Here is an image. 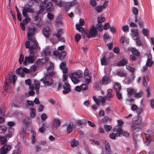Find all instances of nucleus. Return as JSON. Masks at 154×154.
<instances>
[{
    "label": "nucleus",
    "instance_id": "nucleus-29",
    "mask_svg": "<svg viewBox=\"0 0 154 154\" xmlns=\"http://www.w3.org/2000/svg\"><path fill=\"white\" fill-rule=\"evenodd\" d=\"M46 8L48 11H51L53 9V5L51 2H49L46 5Z\"/></svg>",
    "mask_w": 154,
    "mask_h": 154
},
{
    "label": "nucleus",
    "instance_id": "nucleus-54",
    "mask_svg": "<svg viewBox=\"0 0 154 154\" xmlns=\"http://www.w3.org/2000/svg\"><path fill=\"white\" fill-rule=\"evenodd\" d=\"M45 6L40 4V9L38 11V13L40 14L42 13L44 10L45 8Z\"/></svg>",
    "mask_w": 154,
    "mask_h": 154
},
{
    "label": "nucleus",
    "instance_id": "nucleus-21",
    "mask_svg": "<svg viewBox=\"0 0 154 154\" xmlns=\"http://www.w3.org/2000/svg\"><path fill=\"white\" fill-rule=\"evenodd\" d=\"M75 126L74 125L73 122H70L67 127V133H70L72 131L73 129L75 128Z\"/></svg>",
    "mask_w": 154,
    "mask_h": 154
},
{
    "label": "nucleus",
    "instance_id": "nucleus-30",
    "mask_svg": "<svg viewBox=\"0 0 154 154\" xmlns=\"http://www.w3.org/2000/svg\"><path fill=\"white\" fill-rule=\"evenodd\" d=\"M85 82L86 85H88L91 82V78L89 75H85L84 77Z\"/></svg>",
    "mask_w": 154,
    "mask_h": 154
},
{
    "label": "nucleus",
    "instance_id": "nucleus-32",
    "mask_svg": "<svg viewBox=\"0 0 154 154\" xmlns=\"http://www.w3.org/2000/svg\"><path fill=\"white\" fill-rule=\"evenodd\" d=\"M106 100V97L100 96L98 98V101L101 103L103 105L105 103Z\"/></svg>",
    "mask_w": 154,
    "mask_h": 154
},
{
    "label": "nucleus",
    "instance_id": "nucleus-57",
    "mask_svg": "<svg viewBox=\"0 0 154 154\" xmlns=\"http://www.w3.org/2000/svg\"><path fill=\"white\" fill-rule=\"evenodd\" d=\"M20 136L24 140H25L26 138L25 132L24 130L23 129V131L20 133Z\"/></svg>",
    "mask_w": 154,
    "mask_h": 154
},
{
    "label": "nucleus",
    "instance_id": "nucleus-24",
    "mask_svg": "<svg viewBox=\"0 0 154 154\" xmlns=\"http://www.w3.org/2000/svg\"><path fill=\"white\" fill-rule=\"evenodd\" d=\"M31 120L29 117H26L23 119V123L24 124L26 127L29 126L30 125Z\"/></svg>",
    "mask_w": 154,
    "mask_h": 154
},
{
    "label": "nucleus",
    "instance_id": "nucleus-45",
    "mask_svg": "<svg viewBox=\"0 0 154 154\" xmlns=\"http://www.w3.org/2000/svg\"><path fill=\"white\" fill-rule=\"evenodd\" d=\"M114 88L116 92L119 91L121 90V85L118 84H115L114 86Z\"/></svg>",
    "mask_w": 154,
    "mask_h": 154
},
{
    "label": "nucleus",
    "instance_id": "nucleus-9",
    "mask_svg": "<svg viewBox=\"0 0 154 154\" xmlns=\"http://www.w3.org/2000/svg\"><path fill=\"white\" fill-rule=\"evenodd\" d=\"M8 134H5L4 136L0 135L1 143L2 144H4L7 142V138L9 139L12 136V133L14 131V130L12 128H8Z\"/></svg>",
    "mask_w": 154,
    "mask_h": 154
},
{
    "label": "nucleus",
    "instance_id": "nucleus-18",
    "mask_svg": "<svg viewBox=\"0 0 154 154\" xmlns=\"http://www.w3.org/2000/svg\"><path fill=\"white\" fill-rule=\"evenodd\" d=\"M63 30L62 29H59L57 31V33L55 35L56 37L57 38L59 41L62 42L64 41L63 38L61 36L63 33Z\"/></svg>",
    "mask_w": 154,
    "mask_h": 154
},
{
    "label": "nucleus",
    "instance_id": "nucleus-37",
    "mask_svg": "<svg viewBox=\"0 0 154 154\" xmlns=\"http://www.w3.org/2000/svg\"><path fill=\"white\" fill-rule=\"evenodd\" d=\"M116 74L121 77H125L127 75L125 73L122 71H117L116 72Z\"/></svg>",
    "mask_w": 154,
    "mask_h": 154
},
{
    "label": "nucleus",
    "instance_id": "nucleus-56",
    "mask_svg": "<svg viewBox=\"0 0 154 154\" xmlns=\"http://www.w3.org/2000/svg\"><path fill=\"white\" fill-rule=\"evenodd\" d=\"M138 23L140 26L141 28H143L144 24V23L143 21L140 19H139L138 20H137V21Z\"/></svg>",
    "mask_w": 154,
    "mask_h": 154
},
{
    "label": "nucleus",
    "instance_id": "nucleus-15",
    "mask_svg": "<svg viewBox=\"0 0 154 154\" xmlns=\"http://www.w3.org/2000/svg\"><path fill=\"white\" fill-rule=\"evenodd\" d=\"M85 23V20L83 19H80L79 21V24H77L75 25L76 29L80 32H83L84 29L82 27Z\"/></svg>",
    "mask_w": 154,
    "mask_h": 154
},
{
    "label": "nucleus",
    "instance_id": "nucleus-12",
    "mask_svg": "<svg viewBox=\"0 0 154 154\" xmlns=\"http://www.w3.org/2000/svg\"><path fill=\"white\" fill-rule=\"evenodd\" d=\"M53 53L54 55L58 56L59 59L61 61L63 60L66 55V52L64 51L59 52L57 50H55L54 51Z\"/></svg>",
    "mask_w": 154,
    "mask_h": 154
},
{
    "label": "nucleus",
    "instance_id": "nucleus-5",
    "mask_svg": "<svg viewBox=\"0 0 154 154\" xmlns=\"http://www.w3.org/2000/svg\"><path fill=\"white\" fill-rule=\"evenodd\" d=\"M36 30V29L35 27L29 28V32L27 34L28 41L32 42L31 45H38V43L37 42L34 35Z\"/></svg>",
    "mask_w": 154,
    "mask_h": 154
},
{
    "label": "nucleus",
    "instance_id": "nucleus-50",
    "mask_svg": "<svg viewBox=\"0 0 154 154\" xmlns=\"http://www.w3.org/2000/svg\"><path fill=\"white\" fill-rule=\"evenodd\" d=\"M6 110L5 108L1 109L0 107V117L4 116H5V112Z\"/></svg>",
    "mask_w": 154,
    "mask_h": 154
},
{
    "label": "nucleus",
    "instance_id": "nucleus-55",
    "mask_svg": "<svg viewBox=\"0 0 154 154\" xmlns=\"http://www.w3.org/2000/svg\"><path fill=\"white\" fill-rule=\"evenodd\" d=\"M86 85H86L85 84H83L80 85L81 90H82L83 91H85L87 90L88 88V86Z\"/></svg>",
    "mask_w": 154,
    "mask_h": 154
},
{
    "label": "nucleus",
    "instance_id": "nucleus-48",
    "mask_svg": "<svg viewBox=\"0 0 154 154\" xmlns=\"http://www.w3.org/2000/svg\"><path fill=\"white\" fill-rule=\"evenodd\" d=\"M31 90L29 91L27 93H25V96L26 97H28L29 95H32L34 94V92L32 90Z\"/></svg>",
    "mask_w": 154,
    "mask_h": 154
},
{
    "label": "nucleus",
    "instance_id": "nucleus-11",
    "mask_svg": "<svg viewBox=\"0 0 154 154\" xmlns=\"http://www.w3.org/2000/svg\"><path fill=\"white\" fill-rule=\"evenodd\" d=\"M114 131L116 132L115 134L112 133L110 134L109 137L112 139H114L116 137L119 136L121 134L122 129L119 126H116L114 129Z\"/></svg>",
    "mask_w": 154,
    "mask_h": 154
},
{
    "label": "nucleus",
    "instance_id": "nucleus-28",
    "mask_svg": "<svg viewBox=\"0 0 154 154\" xmlns=\"http://www.w3.org/2000/svg\"><path fill=\"white\" fill-rule=\"evenodd\" d=\"M60 67L61 69L63 70V72H67V69L66 67V64L64 62L61 63Z\"/></svg>",
    "mask_w": 154,
    "mask_h": 154
},
{
    "label": "nucleus",
    "instance_id": "nucleus-1",
    "mask_svg": "<svg viewBox=\"0 0 154 154\" xmlns=\"http://www.w3.org/2000/svg\"><path fill=\"white\" fill-rule=\"evenodd\" d=\"M30 43L29 41H26L25 43V46L26 48H29V55L26 56L23 63L25 66H26L29 64H32L35 60L36 57L34 53L40 49L38 45H30Z\"/></svg>",
    "mask_w": 154,
    "mask_h": 154
},
{
    "label": "nucleus",
    "instance_id": "nucleus-47",
    "mask_svg": "<svg viewBox=\"0 0 154 154\" xmlns=\"http://www.w3.org/2000/svg\"><path fill=\"white\" fill-rule=\"evenodd\" d=\"M7 130L6 128L4 125L0 126V130L2 131L0 132L2 134H5V132Z\"/></svg>",
    "mask_w": 154,
    "mask_h": 154
},
{
    "label": "nucleus",
    "instance_id": "nucleus-2",
    "mask_svg": "<svg viewBox=\"0 0 154 154\" xmlns=\"http://www.w3.org/2000/svg\"><path fill=\"white\" fill-rule=\"evenodd\" d=\"M51 2L55 6L60 8H63L66 11H68L70 8L78 4L76 0L69 2H65L61 0H51Z\"/></svg>",
    "mask_w": 154,
    "mask_h": 154
},
{
    "label": "nucleus",
    "instance_id": "nucleus-51",
    "mask_svg": "<svg viewBox=\"0 0 154 154\" xmlns=\"http://www.w3.org/2000/svg\"><path fill=\"white\" fill-rule=\"evenodd\" d=\"M153 63V62L152 60H147L146 63V65L149 67H151Z\"/></svg>",
    "mask_w": 154,
    "mask_h": 154
},
{
    "label": "nucleus",
    "instance_id": "nucleus-62",
    "mask_svg": "<svg viewBox=\"0 0 154 154\" xmlns=\"http://www.w3.org/2000/svg\"><path fill=\"white\" fill-rule=\"evenodd\" d=\"M126 68L128 70L131 71L132 72H134L135 70V68H132L131 66H126Z\"/></svg>",
    "mask_w": 154,
    "mask_h": 154
},
{
    "label": "nucleus",
    "instance_id": "nucleus-60",
    "mask_svg": "<svg viewBox=\"0 0 154 154\" xmlns=\"http://www.w3.org/2000/svg\"><path fill=\"white\" fill-rule=\"evenodd\" d=\"M24 56L22 54H21L20 55L19 61L20 64H21L22 62L24 60Z\"/></svg>",
    "mask_w": 154,
    "mask_h": 154
},
{
    "label": "nucleus",
    "instance_id": "nucleus-33",
    "mask_svg": "<svg viewBox=\"0 0 154 154\" xmlns=\"http://www.w3.org/2000/svg\"><path fill=\"white\" fill-rule=\"evenodd\" d=\"M47 126L48 125L46 123H43L42 127L39 128V131L42 133H43L44 131L46 128Z\"/></svg>",
    "mask_w": 154,
    "mask_h": 154
},
{
    "label": "nucleus",
    "instance_id": "nucleus-36",
    "mask_svg": "<svg viewBox=\"0 0 154 154\" xmlns=\"http://www.w3.org/2000/svg\"><path fill=\"white\" fill-rule=\"evenodd\" d=\"M25 17V19H23V23L25 25H27L28 22L30 21V19L28 17V16L27 15L26 16H23Z\"/></svg>",
    "mask_w": 154,
    "mask_h": 154
},
{
    "label": "nucleus",
    "instance_id": "nucleus-43",
    "mask_svg": "<svg viewBox=\"0 0 154 154\" xmlns=\"http://www.w3.org/2000/svg\"><path fill=\"white\" fill-rule=\"evenodd\" d=\"M145 137L146 140V143L148 145L151 142V139L149 135L147 134H145Z\"/></svg>",
    "mask_w": 154,
    "mask_h": 154
},
{
    "label": "nucleus",
    "instance_id": "nucleus-13",
    "mask_svg": "<svg viewBox=\"0 0 154 154\" xmlns=\"http://www.w3.org/2000/svg\"><path fill=\"white\" fill-rule=\"evenodd\" d=\"M28 12L33 13L34 11L32 8H30V5H26L25 6L22 11V14L23 16H26L28 15Z\"/></svg>",
    "mask_w": 154,
    "mask_h": 154
},
{
    "label": "nucleus",
    "instance_id": "nucleus-46",
    "mask_svg": "<svg viewBox=\"0 0 154 154\" xmlns=\"http://www.w3.org/2000/svg\"><path fill=\"white\" fill-rule=\"evenodd\" d=\"M143 95V92L141 91L139 92L135 93L134 94V97L137 98H140L142 97Z\"/></svg>",
    "mask_w": 154,
    "mask_h": 154
},
{
    "label": "nucleus",
    "instance_id": "nucleus-7",
    "mask_svg": "<svg viewBox=\"0 0 154 154\" xmlns=\"http://www.w3.org/2000/svg\"><path fill=\"white\" fill-rule=\"evenodd\" d=\"M26 84L29 85V89L30 90H35L36 93L38 94L39 93V89L40 87L39 82L38 81H34V86L33 84H31V80L28 79L25 81Z\"/></svg>",
    "mask_w": 154,
    "mask_h": 154
},
{
    "label": "nucleus",
    "instance_id": "nucleus-49",
    "mask_svg": "<svg viewBox=\"0 0 154 154\" xmlns=\"http://www.w3.org/2000/svg\"><path fill=\"white\" fill-rule=\"evenodd\" d=\"M16 147L17 149L20 151H21L22 149V146L20 143L19 142H17V144L16 145Z\"/></svg>",
    "mask_w": 154,
    "mask_h": 154
},
{
    "label": "nucleus",
    "instance_id": "nucleus-52",
    "mask_svg": "<svg viewBox=\"0 0 154 154\" xmlns=\"http://www.w3.org/2000/svg\"><path fill=\"white\" fill-rule=\"evenodd\" d=\"M104 128L106 131L109 132L112 129V127L110 125H106L104 126Z\"/></svg>",
    "mask_w": 154,
    "mask_h": 154
},
{
    "label": "nucleus",
    "instance_id": "nucleus-38",
    "mask_svg": "<svg viewBox=\"0 0 154 154\" xmlns=\"http://www.w3.org/2000/svg\"><path fill=\"white\" fill-rule=\"evenodd\" d=\"M131 51L132 54L136 56H138L140 54V53L138 50L135 48H132Z\"/></svg>",
    "mask_w": 154,
    "mask_h": 154
},
{
    "label": "nucleus",
    "instance_id": "nucleus-22",
    "mask_svg": "<svg viewBox=\"0 0 154 154\" xmlns=\"http://www.w3.org/2000/svg\"><path fill=\"white\" fill-rule=\"evenodd\" d=\"M107 95L105 97L107 100H110L113 97L112 90L111 89H109L107 90Z\"/></svg>",
    "mask_w": 154,
    "mask_h": 154
},
{
    "label": "nucleus",
    "instance_id": "nucleus-23",
    "mask_svg": "<svg viewBox=\"0 0 154 154\" xmlns=\"http://www.w3.org/2000/svg\"><path fill=\"white\" fill-rule=\"evenodd\" d=\"M111 82V79L109 77L104 76L102 80V83L103 84L107 85L109 83Z\"/></svg>",
    "mask_w": 154,
    "mask_h": 154
},
{
    "label": "nucleus",
    "instance_id": "nucleus-31",
    "mask_svg": "<svg viewBox=\"0 0 154 154\" xmlns=\"http://www.w3.org/2000/svg\"><path fill=\"white\" fill-rule=\"evenodd\" d=\"M128 63V60L126 58H124L121 60L118 64L119 66H124Z\"/></svg>",
    "mask_w": 154,
    "mask_h": 154
},
{
    "label": "nucleus",
    "instance_id": "nucleus-14",
    "mask_svg": "<svg viewBox=\"0 0 154 154\" xmlns=\"http://www.w3.org/2000/svg\"><path fill=\"white\" fill-rule=\"evenodd\" d=\"M11 75L12 74H9L5 78L6 81L7 83H11V78H12V82L14 85L17 79V77L15 75H13L12 77Z\"/></svg>",
    "mask_w": 154,
    "mask_h": 154
},
{
    "label": "nucleus",
    "instance_id": "nucleus-8",
    "mask_svg": "<svg viewBox=\"0 0 154 154\" xmlns=\"http://www.w3.org/2000/svg\"><path fill=\"white\" fill-rule=\"evenodd\" d=\"M68 76L67 72H63V81L64 82V85H63V88L64 90L63 91V94H66L70 91V86L68 83H67V79Z\"/></svg>",
    "mask_w": 154,
    "mask_h": 154
},
{
    "label": "nucleus",
    "instance_id": "nucleus-16",
    "mask_svg": "<svg viewBox=\"0 0 154 154\" xmlns=\"http://www.w3.org/2000/svg\"><path fill=\"white\" fill-rule=\"evenodd\" d=\"M132 37L133 40H136L139 38L138 34L139 31L138 30L132 29H131Z\"/></svg>",
    "mask_w": 154,
    "mask_h": 154
},
{
    "label": "nucleus",
    "instance_id": "nucleus-27",
    "mask_svg": "<svg viewBox=\"0 0 154 154\" xmlns=\"http://www.w3.org/2000/svg\"><path fill=\"white\" fill-rule=\"evenodd\" d=\"M132 11L133 14L135 15V22H137V16L138 14V10L135 7H134L132 8Z\"/></svg>",
    "mask_w": 154,
    "mask_h": 154
},
{
    "label": "nucleus",
    "instance_id": "nucleus-35",
    "mask_svg": "<svg viewBox=\"0 0 154 154\" xmlns=\"http://www.w3.org/2000/svg\"><path fill=\"white\" fill-rule=\"evenodd\" d=\"M101 63L102 65H106L107 63L106 60V59L104 55H102V57L100 59Z\"/></svg>",
    "mask_w": 154,
    "mask_h": 154
},
{
    "label": "nucleus",
    "instance_id": "nucleus-40",
    "mask_svg": "<svg viewBox=\"0 0 154 154\" xmlns=\"http://www.w3.org/2000/svg\"><path fill=\"white\" fill-rule=\"evenodd\" d=\"M90 6L91 8L95 7L97 5V3L95 0H90L89 2Z\"/></svg>",
    "mask_w": 154,
    "mask_h": 154
},
{
    "label": "nucleus",
    "instance_id": "nucleus-10",
    "mask_svg": "<svg viewBox=\"0 0 154 154\" xmlns=\"http://www.w3.org/2000/svg\"><path fill=\"white\" fill-rule=\"evenodd\" d=\"M85 34L89 38H93L95 37L97 34V31L96 27L94 26H91L89 32H85Z\"/></svg>",
    "mask_w": 154,
    "mask_h": 154
},
{
    "label": "nucleus",
    "instance_id": "nucleus-59",
    "mask_svg": "<svg viewBox=\"0 0 154 154\" xmlns=\"http://www.w3.org/2000/svg\"><path fill=\"white\" fill-rule=\"evenodd\" d=\"M97 29L98 30L100 31H101L103 30V28H102V23H98V24L97 25Z\"/></svg>",
    "mask_w": 154,
    "mask_h": 154
},
{
    "label": "nucleus",
    "instance_id": "nucleus-58",
    "mask_svg": "<svg viewBox=\"0 0 154 154\" xmlns=\"http://www.w3.org/2000/svg\"><path fill=\"white\" fill-rule=\"evenodd\" d=\"M116 96L118 99L119 100H121L122 99V94L119 91L116 92Z\"/></svg>",
    "mask_w": 154,
    "mask_h": 154
},
{
    "label": "nucleus",
    "instance_id": "nucleus-20",
    "mask_svg": "<svg viewBox=\"0 0 154 154\" xmlns=\"http://www.w3.org/2000/svg\"><path fill=\"white\" fill-rule=\"evenodd\" d=\"M103 143L105 145V148L106 152L107 154H111V151L110 149V145L108 143L106 142L105 140H103Z\"/></svg>",
    "mask_w": 154,
    "mask_h": 154
},
{
    "label": "nucleus",
    "instance_id": "nucleus-41",
    "mask_svg": "<svg viewBox=\"0 0 154 154\" xmlns=\"http://www.w3.org/2000/svg\"><path fill=\"white\" fill-rule=\"evenodd\" d=\"M16 71L17 74L21 75L22 76H23L24 75V73L23 72V69L22 68H20L17 69Z\"/></svg>",
    "mask_w": 154,
    "mask_h": 154
},
{
    "label": "nucleus",
    "instance_id": "nucleus-19",
    "mask_svg": "<svg viewBox=\"0 0 154 154\" xmlns=\"http://www.w3.org/2000/svg\"><path fill=\"white\" fill-rule=\"evenodd\" d=\"M42 33L44 35L46 38H48L50 35V29L48 27L44 28L42 29Z\"/></svg>",
    "mask_w": 154,
    "mask_h": 154
},
{
    "label": "nucleus",
    "instance_id": "nucleus-17",
    "mask_svg": "<svg viewBox=\"0 0 154 154\" xmlns=\"http://www.w3.org/2000/svg\"><path fill=\"white\" fill-rule=\"evenodd\" d=\"M11 145H5L0 149L1 154H6L7 152L11 149Z\"/></svg>",
    "mask_w": 154,
    "mask_h": 154
},
{
    "label": "nucleus",
    "instance_id": "nucleus-34",
    "mask_svg": "<svg viewBox=\"0 0 154 154\" xmlns=\"http://www.w3.org/2000/svg\"><path fill=\"white\" fill-rule=\"evenodd\" d=\"M79 143L78 140L74 139L71 143V146L72 147H74L77 146L79 144Z\"/></svg>",
    "mask_w": 154,
    "mask_h": 154
},
{
    "label": "nucleus",
    "instance_id": "nucleus-44",
    "mask_svg": "<svg viewBox=\"0 0 154 154\" xmlns=\"http://www.w3.org/2000/svg\"><path fill=\"white\" fill-rule=\"evenodd\" d=\"M56 22L57 25H61L63 23V21L60 17H58L56 19Z\"/></svg>",
    "mask_w": 154,
    "mask_h": 154
},
{
    "label": "nucleus",
    "instance_id": "nucleus-63",
    "mask_svg": "<svg viewBox=\"0 0 154 154\" xmlns=\"http://www.w3.org/2000/svg\"><path fill=\"white\" fill-rule=\"evenodd\" d=\"M81 38V36L79 34H77L75 36V40L76 42H78Z\"/></svg>",
    "mask_w": 154,
    "mask_h": 154
},
{
    "label": "nucleus",
    "instance_id": "nucleus-25",
    "mask_svg": "<svg viewBox=\"0 0 154 154\" xmlns=\"http://www.w3.org/2000/svg\"><path fill=\"white\" fill-rule=\"evenodd\" d=\"M60 120L57 119H55L53 121V125L55 127H58L60 124Z\"/></svg>",
    "mask_w": 154,
    "mask_h": 154
},
{
    "label": "nucleus",
    "instance_id": "nucleus-42",
    "mask_svg": "<svg viewBox=\"0 0 154 154\" xmlns=\"http://www.w3.org/2000/svg\"><path fill=\"white\" fill-rule=\"evenodd\" d=\"M127 91L128 95L129 96L133 94L136 91L135 89L132 88H127Z\"/></svg>",
    "mask_w": 154,
    "mask_h": 154
},
{
    "label": "nucleus",
    "instance_id": "nucleus-6",
    "mask_svg": "<svg viewBox=\"0 0 154 154\" xmlns=\"http://www.w3.org/2000/svg\"><path fill=\"white\" fill-rule=\"evenodd\" d=\"M82 73L81 71L72 73L70 75L72 81L75 84L79 83L82 80Z\"/></svg>",
    "mask_w": 154,
    "mask_h": 154
},
{
    "label": "nucleus",
    "instance_id": "nucleus-4",
    "mask_svg": "<svg viewBox=\"0 0 154 154\" xmlns=\"http://www.w3.org/2000/svg\"><path fill=\"white\" fill-rule=\"evenodd\" d=\"M52 69V67L51 66L48 67L47 69V73L45 74V77L41 79V81H42L43 84L45 86H50L53 83V81L50 77L54 74V72L53 71H50Z\"/></svg>",
    "mask_w": 154,
    "mask_h": 154
},
{
    "label": "nucleus",
    "instance_id": "nucleus-39",
    "mask_svg": "<svg viewBox=\"0 0 154 154\" xmlns=\"http://www.w3.org/2000/svg\"><path fill=\"white\" fill-rule=\"evenodd\" d=\"M35 110L33 108H32L30 109V115L31 117H34L35 116Z\"/></svg>",
    "mask_w": 154,
    "mask_h": 154
},
{
    "label": "nucleus",
    "instance_id": "nucleus-3",
    "mask_svg": "<svg viewBox=\"0 0 154 154\" xmlns=\"http://www.w3.org/2000/svg\"><path fill=\"white\" fill-rule=\"evenodd\" d=\"M134 122H132V128L133 131V139L135 144L137 143V135L136 134L137 132H138L139 129V125L141 122V118L140 116L133 118Z\"/></svg>",
    "mask_w": 154,
    "mask_h": 154
},
{
    "label": "nucleus",
    "instance_id": "nucleus-26",
    "mask_svg": "<svg viewBox=\"0 0 154 154\" xmlns=\"http://www.w3.org/2000/svg\"><path fill=\"white\" fill-rule=\"evenodd\" d=\"M42 55L45 56H48L51 55V51L49 48L45 49L42 53Z\"/></svg>",
    "mask_w": 154,
    "mask_h": 154
},
{
    "label": "nucleus",
    "instance_id": "nucleus-64",
    "mask_svg": "<svg viewBox=\"0 0 154 154\" xmlns=\"http://www.w3.org/2000/svg\"><path fill=\"white\" fill-rule=\"evenodd\" d=\"M110 27V25L109 23H106L105 24L103 27V29L104 30H107L109 29Z\"/></svg>",
    "mask_w": 154,
    "mask_h": 154
},
{
    "label": "nucleus",
    "instance_id": "nucleus-61",
    "mask_svg": "<svg viewBox=\"0 0 154 154\" xmlns=\"http://www.w3.org/2000/svg\"><path fill=\"white\" fill-rule=\"evenodd\" d=\"M95 10L98 13L100 12L102 10V7L98 6L95 8Z\"/></svg>",
    "mask_w": 154,
    "mask_h": 154
},
{
    "label": "nucleus",
    "instance_id": "nucleus-53",
    "mask_svg": "<svg viewBox=\"0 0 154 154\" xmlns=\"http://www.w3.org/2000/svg\"><path fill=\"white\" fill-rule=\"evenodd\" d=\"M105 20V18L103 17H99L97 18L98 22L99 23H101Z\"/></svg>",
    "mask_w": 154,
    "mask_h": 154
}]
</instances>
